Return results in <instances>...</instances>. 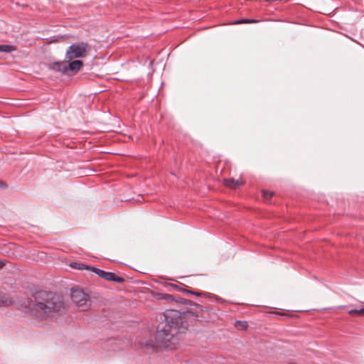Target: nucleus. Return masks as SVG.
<instances>
[{
	"label": "nucleus",
	"mask_w": 364,
	"mask_h": 364,
	"mask_svg": "<svg viewBox=\"0 0 364 364\" xmlns=\"http://www.w3.org/2000/svg\"><path fill=\"white\" fill-rule=\"evenodd\" d=\"M160 319L154 336L155 346L166 348L173 337L184 333L188 326L183 321L181 314L176 310L165 311Z\"/></svg>",
	"instance_id": "nucleus-1"
},
{
	"label": "nucleus",
	"mask_w": 364,
	"mask_h": 364,
	"mask_svg": "<svg viewBox=\"0 0 364 364\" xmlns=\"http://www.w3.org/2000/svg\"><path fill=\"white\" fill-rule=\"evenodd\" d=\"M63 296L50 291H38L34 295L31 309L32 315L38 319H43L50 314L58 312L64 308Z\"/></svg>",
	"instance_id": "nucleus-2"
},
{
	"label": "nucleus",
	"mask_w": 364,
	"mask_h": 364,
	"mask_svg": "<svg viewBox=\"0 0 364 364\" xmlns=\"http://www.w3.org/2000/svg\"><path fill=\"white\" fill-rule=\"evenodd\" d=\"M90 51V46L86 42L73 43L66 50L65 59L68 61L75 58H85Z\"/></svg>",
	"instance_id": "nucleus-3"
},
{
	"label": "nucleus",
	"mask_w": 364,
	"mask_h": 364,
	"mask_svg": "<svg viewBox=\"0 0 364 364\" xmlns=\"http://www.w3.org/2000/svg\"><path fill=\"white\" fill-rule=\"evenodd\" d=\"M70 297L80 311L87 310L91 305L89 295L81 289L73 288Z\"/></svg>",
	"instance_id": "nucleus-4"
},
{
	"label": "nucleus",
	"mask_w": 364,
	"mask_h": 364,
	"mask_svg": "<svg viewBox=\"0 0 364 364\" xmlns=\"http://www.w3.org/2000/svg\"><path fill=\"white\" fill-rule=\"evenodd\" d=\"M91 270L100 277H102L107 281L115 282L117 283H122L124 282V279L123 277L117 276L114 272H106L95 267H91Z\"/></svg>",
	"instance_id": "nucleus-5"
},
{
	"label": "nucleus",
	"mask_w": 364,
	"mask_h": 364,
	"mask_svg": "<svg viewBox=\"0 0 364 364\" xmlns=\"http://www.w3.org/2000/svg\"><path fill=\"white\" fill-rule=\"evenodd\" d=\"M83 66L82 61L80 60H75L66 63L67 75H74Z\"/></svg>",
	"instance_id": "nucleus-6"
},
{
	"label": "nucleus",
	"mask_w": 364,
	"mask_h": 364,
	"mask_svg": "<svg viewBox=\"0 0 364 364\" xmlns=\"http://www.w3.org/2000/svg\"><path fill=\"white\" fill-rule=\"evenodd\" d=\"M49 69L62 74L67 75L66 63L63 61H57L48 65Z\"/></svg>",
	"instance_id": "nucleus-7"
},
{
	"label": "nucleus",
	"mask_w": 364,
	"mask_h": 364,
	"mask_svg": "<svg viewBox=\"0 0 364 364\" xmlns=\"http://www.w3.org/2000/svg\"><path fill=\"white\" fill-rule=\"evenodd\" d=\"M224 184L225 186L230 188H236L237 187L243 184L242 181L235 180L234 178H225Z\"/></svg>",
	"instance_id": "nucleus-8"
},
{
	"label": "nucleus",
	"mask_w": 364,
	"mask_h": 364,
	"mask_svg": "<svg viewBox=\"0 0 364 364\" xmlns=\"http://www.w3.org/2000/svg\"><path fill=\"white\" fill-rule=\"evenodd\" d=\"M181 303L183 304L190 305L191 306H195L194 309L196 310V316L197 317L199 316V313L202 312L203 311V309L200 305H199L189 299H181Z\"/></svg>",
	"instance_id": "nucleus-9"
},
{
	"label": "nucleus",
	"mask_w": 364,
	"mask_h": 364,
	"mask_svg": "<svg viewBox=\"0 0 364 364\" xmlns=\"http://www.w3.org/2000/svg\"><path fill=\"white\" fill-rule=\"evenodd\" d=\"M183 291H186L188 294L196 295V296H200L202 294H203V295H205V296H208L209 298H214L216 300H218V301H223V300L221 298H219L218 296H216L215 294H210V293H203V292L193 291L186 289H183Z\"/></svg>",
	"instance_id": "nucleus-10"
},
{
	"label": "nucleus",
	"mask_w": 364,
	"mask_h": 364,
	"mask_svg": "<svg viewBox=\"0 0 364 364\" xmlns=\"http://www.w3.org/2000/svg\"><path fill=\"white\" fill-rule=\"evenodd\" d=\"M12 303V300L9 294L0 291V306H8Z\"/></svg>",
	"instance_id": "nucleus-11"
},
{
	"label": "nucleus",
	"mask_w": 364,
	"mask_h": 364,
	"mask_svg": "<svg viewBox=\"0 0 364 364\" xmlns=\"http://www.w3.org/2000/svg\"><path fill=\"white\" fill-rule=\"evenodd\" d=\"M16 50V47L13 45L2 44L0 45V52L1 53H11Z\"/></svg>",
	"instance_id": "nucleus-12"
},
{
	"label": "nucleus",
	"mask_w": 364,
	"mask_h": 364,
	"mask_svg": "<svg viewBox=\"0 0 364 364\" xmlns=\"http://www.w3.org/2000/svg\"><path fill=\"white\" fill-rule=\"evenodd\" d=\"M258 21L250 18H242L235 22V23H257Z\"/></svg>",
	"instance_id": "nucleus-13"
},
{
	"label": "nucleus",
	"mask_w": 364,
	"mask_h": 364,
	"mask_svg": "<svg viewBox=\"0 0 364 364\" xmlns=\"http://www.w3.org/2000/svg\"><path fill=\"white\" fill-rule=\"evenodd\" d=\"M349 314H363L364 315V307L360 308V309H351L348 311Z\"/></svg>",
	"instance_id": "nucleus-14"
},
{
	"label": "nucleus",
	"mask_w": 364,
	"mask_h": 364,
	"mask_svg": "<svg viewBox=\"0 0 364 364\" xmlns=\"http://www.w3.org/2000/svg\"><path fill=\"white\" fill-rule=\"evenodd\" d=\"M272 196H273L272 192H269L267 191H262V196L267 200H269L272 197Z\"/></svg>",
	"instance_id": "nucleus-15"
},
{
	"label": "nucleus",
	"mask_w": 364,
	"mask_h": 364,
	"mask_svg": "<svg viewBox=\"0 0 364 364\" xmlns=\"http://www.w3.org/2000/svg\"><path fill=\"white\" fill-rule=\"evenodd\" d=\"M75 265H78V267H77V269H91L92 267L91 266L77 262H75Z\"/></svg>",
	"instance_id": "nucleus-16"
},
{
	"label": "nucleus",
	"mask_w": 364,
	"mask_h": 364,
	"mask_svg": "<svg viewBox=\"0 0 364 364\" xmlns=\"http://www.w3.org/2000/svg\"><path fill=\"white\" fill-rule=\"evenodd\" d=\"M238 323H241L242 327H247V323L246 321H238Z\"/></svg>",
	"instance_id": "nucleus-17"
},
{
	"label": "nucleus",
	"mask_w": 364,
	"mask_h": 364,
	"mask_svg": "<svg viewBox=\"0 0 364 364\" xmlns=\"http://www.w3.org/2000/svg\"><path fill=\"white\" fill-rule=\"evenodd\" d=\"M6 186L4 184V183L1 181H0V188H5Z\"/></svg>",
	"instance_id": "nucleus-18"
},
{
	"label": "nucleus",
	"mask_w": 364,
	"mask_h": 364,
	"mask_svg": "<svg viewBox=\"0 0 364 364\" xmlns=\"http://www.w3.org/2000/svg\"><path fill=\"white\" fill-rule=\"evenodd\" d=\"M73 267L77 269V267H78V265H75V262L73 263L72 265H71Z\"/></svg>",
	"instance_id": "nucleus-19"
},
{
	"label": "nucleus",
	"mask_w": 364,
	"mask_h": 364,
	"mask_svg": "<svg viewBox=\"0 0 364 364\" xmlns=\"http://www.w3.org/2000/svg\"><path fill=\"white\" fill-rule=\"evenodd\" d=\"M275 314H279V315H284V313H282V312H279V311H276L274 312Z\"/></svg>",
	"instance_id": "nucleus-20"
},
{
	"label": "nucleus",
	"mask_w": 364,
	"mask_h": 364,
	"mask_svg": "<svg viewBox=\"0 0 364 364\" xmlns=\"http://www.w3.org/2000/svg\"><path fill=\"white\" fill-rule=\"evenodd\" d=\"M4 265V262L2 261H0V268L2 267Z\"/></svg>",
	"instance_id": "nucleus-21"
}]
</instances>
